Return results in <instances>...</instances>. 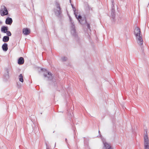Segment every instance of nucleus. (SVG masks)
Listing matches in <instances>:
<instances>
[{"mask_svg":"<svg viewBox=\"0 0 149 149\" xmlns=\"http://www.w3.org/2000/svg\"><path fill=\"white\" fill-rule=\"evenodd\" d=\"M68 16L70 20L71 33L74 37L77 42L80 45V40L78 37L77 33L76 31V29L74 22L70 16L69 15Z\"/></svg>","mask_w":149,"mask_h":149,"instance_id":"nucleus-1","label":"nucleus"},{"mask_svg":"<svg viewBox=\"0 0 149 149\" xmlns=\"http://www.w3.org/2000/svg\"><path fill=\"white\" fill-rule=\"evenodd\" d=\"M41 70L42 72H46L47 73V74H44L43 75L45 78H47V80L50 81L49 84L52 85L55 88L56 86V80L54 78L53 75L50 72L48 71L46 69L43 68L41 69Z\"/></svg>","mask_w":149,"mask_h":149,"instance_id":"nucleus-2","label":"nucleus"},{"mask_svg":"<svg viewBox=\"0 0 149 149\" xmlns=\"http://www.w3.org/2000/svg\"><path fill=\"white\" fill-rule=\"evenodd\" d=\"M141 32L140 29L136 27L135 28L134 34L135 36L137 42L140 45H142L143 44V40L142 36L141 34Z\"/></svg>","mask_w":149,"mask_h":149,"instance_id":"nucleus-3","label":"nucleus"},{"mask_svg":"<svg viewBox=\"0 0 149 149\" xmlns=\"http://www.w3.org/2000/svg\"><path fill=\"white\" fill-rule=\"evenodd\" d=\"M5 72L3 75V80L6 81L9 78V73H12L13 72V69L11 65H9L7 66L5 68Z\"/></svg>","mask_w":149,"mask_h":149,"instance_id":"nucleus-4","label":"nucleus"},{"mask_svg":"<svg viewBox=\"0 0 149 149\" xmlns=\"http://www.w3.org/2000/svg\"><path fill=\"white\" fill-rule=\"evenodd\" d=\"M56 9L54 8V12L56 15L58 17H61V15L62 11L61 10V8L60 6V4L57 2L56 3Z\"/></svg>","mask_w":149,"mask_h":149,"instance_id":"nucleus-5","label":"nucleus"},{"mask_svg":"<svg viewBox=\"0 0 149 149\" xmlns=\"http://www.w3.org/2000/svg\"><path fill=\"white\" fill-rule=\"evenodd\" d=\"M73 11L75 17L80 24H84V23L86 22V19H85V20L83 19H82V16L81 15H79L77 16L78 13L76 11V10Z\"/></svg>","mask_w":149,"mask_h":149,"instance_id":"nucleus-6","label":"nucleus"},{"mask_svg":"<svg viewBox=\"0 0 149 149\" xmlns=\"http://www.w3.org/2000/svg\"><path fill=\"white\" fill-rule=\"evenodd\" d=\"M0 13L1 16L3 17L7 15L8 12L6 7L4 5H2L1 7L0 10Z\"/></svg>","mask_w":149,"mask_h":149,"instance_id":"nucleus-7","label":"nucleus"},{"mask_svg":"<svg viewBox=\"0 0 149 149\" xmlns=\"http://www.w3.org/2000/svg\"><path fill=\"white\" fill-rule=\"evenodd\" d=\"M112 5L111 8V16L112 20L113 22H115V10L114 3L113 0H111Z\"/></svg>","mask_w":149,"mask_h":149,"instance_id":"nucleus-8","label":"nucleus"},{"mask_svg":"<svg viewBox=\"0 0 149 149\" xmlns=\"http://www.w3.org/2000/svg\"><path fill=\"white\" fill-rule=\"evenodd\" d=\"M145 149H149V141L148 135L146 134L144 137Z\"/></svg>","mask_w":149,"mask_h":149,"instance_id":"nucleus-9","label":"nucleus"},{"mask_svg":"<svg viewBox=\"0 0 149 149\" xmlns=\"http://www.w3.org/2000/svg\"><path fill=\"white\" fill-rule=\"evenodd\" d=\"M13 20L11 18L8 17L6 19L5 23L6 24L11 25L13 22Z\"/></svg>","mask_w":149,"mask_h":149,"instance_id":"nucleus-10","label":"nucleus"},{"mask_svg":"<svg viewBox=\"0 0 149 149\" xmlns=\"http://www.w3.org/2000/svg\"><path fill=\"white\" fill-rule=\"evenodd\" d=\"M22 33L24 35H27L30 33V30L28 28H24L22 30Z\"/></svg>","mask_w":149,"mask_h":149,"instance_id":"nucleus-11","label":"nucleus"},{"mask_svg":"<svg viewBox=\"0 0 149 149\" xmlns=\"http://www.w3.org/2000/svg\"><path fill=\"white\" fill-rule=\"evenodd\" d=\"M8 30V28L7 26H2L1 28V32L4 33H6Z\"/></svg>","mask_w":149,"mask_h":149,"instance_id":"nucleus-12","label":"nucleus"},{"mask_svg":"<svg viewBox=\"0 0 149 149\" xmlns=\"http://www.w3.org/2000/svg\"><path fill=\"white\" fill-rule=\"evenodd\" d=\"M24 59L23 57H20L18 60L17 63L19 65H22L24 63Z\"/></svg>","mask_w":149,"mask_h":149,"instance_id":"nucleus-13","label":"nucleus"},{"mask_svg":"<svg viewBox=\"0 0 149 149\" xmlns=\"http://www.w3.org/2000/svg\"><path fill=\"white\" fill-rule=\"evenodd\" d=\"M2 50L5 52L7 51L8 49V45L7 43H4L2 46Z\"/></svg>","mask_w":149,"mask_h":149,"instance_id":"nucleus-14","label":"nucleus"},{"mask_svg":"<svg viewBox=\"0 0 149 149\" xmlns=\"http://www.w3.org/2000/svg\"><path fill=\"white\" fill-rule=\"evenodd\" d=\"M102 141L104 145V149H112L109 144L106 142H104L103 140Z\"/></svg>","mask_w":149,"mask_h":149,"instance_id":"nucleus-15","label":"nucleus"},{"mask_svg":"<svg viewBox=\"0 0 149 149\" xmlns=\"http://www.w3.org/2000/svg\"><path fill=\"white\" fill-rule=\"evenodd\" d=\"M9 40V37L6 36H4L2 39V41L4 42H8Z\"/></svg>","mask_w":149,"mask_h":149,"instance_id":"nucleus-16","label":"nucleus"},{"mask_svg":"<svg viewBox=\"0 0 149 149\" xmlns=\"http://www.w3.org/2000/svg\"><path fill=\"white\" fill-rule=\"evenodd\" d=\"M19 81L23 83L24 82V79L23 78V76L22 74H20L19 76Z\"/></svg>","mask_w":149,"mask_h":149,"instance_id":"nucleus-17","label":"nucleus"},{"mask_svg":"<svg viewBox=\"0 0 149 149\" xmlns=\"http://www.w3.org/2000/svg\"><path fill=\"white\" fill-rule=\"evenodd\" d=\"M6 33V36H7L8 37L12 35L11 32L10 31L8 30L7 31V32Z\"/></svg>","mask_w":149,"mask_h":149,"instance_id":"nucleus-18","label":"nucleus"},{"mask_svg":"<svg viewBox=\"0 0 149 149\" xmlns=\"http://www.w3.org/2000/svg\"><path fill=\"white\" fill-rule=\"evenodd\" d=\"M67 58L65 56L61 58V59L63 61H66L67 60Z\"/></svg>","mask_w":149,"mask_h":149,"instance_id":"nucleus-19","label":"nucleus"},{"mask_svg":"<svg viewBox=\"0 0 149 149\" xmlns=\"http://www.w3.org/2000/svg\"><path fill=\"white\" fill-rule=\"evenodd\" d=\"M85 23H87V28H88L90 30H91V27H90V24L88 23H87V22H86V23H84V24H85Z\"/></svg>","mask_w":149,"mask_h":149,"instance_id":"nucleus-20","label":"nucleus"},{"mask_svg":"<svg viewBox=\"0 0 149 149\" xmlns=\"http://www.w3.org/2000/svg\"><path fill=\"white\" fill-rule=\"evenodd\" d=\"M17 87L18 88H20L21 87V84H19L17 83Z\"/></svg>","mask_w":149,"mask_h":149,"instance_id":"nucleus-21","label":"nucleus"},{"mask_svg":"<svg viewBox=\"0 0 149 149\" xmlns=\"http://www.w3.org/2000/svg\"><path fill=\"white\" fill-rule=\"evenodd\" d=\"M45 144L46 146V149H50L49 147V146L47 144V143L46 142H45Z\"/></svg>","mask_w":149,"mask_h":149,"instance_id":"nucleus-22","label":"nucleus"},{"mask_svg":"<svg viewBox=\"0 0 149 149\" xmlns=\"http://www.w3.org/2000/svg\"><path fill=\"white\" fill-rule=\"evenodd\" d=\"M71 6L73 10H76V9L74 7V6H73V5L71 4Z\"/></svg>","mask_w":149,"mask_h":149,"instance_id":"nucleus-23","label":"nucleus"},{"mask_svg":"<svg viewBox=\"0 0 149 149\" xmlns=\"http://www.w3.org/2000/svg\"><path fill=\"white\" fill-rule=\"evenodd\" d=\"M65 141L67 145H68V147L69 144H68V142L67 139L66 138L65 139Z\"/></svg>","mask_w":149,"mask_h":149,"instance_id":"nucleus-24","label":"nucleus"},{"mask_svg":"<svg viewBox=\"0 0 149 149\" xmlns=\"http://www.w3.org/2000/svg\"><path fill=\"white\" fill-rule=\"evenodd\" d=\"M2 24V22L0 21V25Z\"/></svg>","mask_w":149,"mask_h":149,"instance_id":"nucleus-25","label":"nucleus"},{"mask_svg":"<svg viewBox=\"0 0 149 149\" xmlns=\"http://www.w3.org/2000/svg\"><path fill=\"white\" fill-rule=\"evenodd\" d=\"M86 139H85V140H84V143H85H85H86V142H85V141H86Z\"/></svg>","mask_w":149,"mask_h":149,"instance_id":"nucleus-26","label":"nucleus"},{"mask_svg":"<svg viewBox=\"0 0 149 149\" xmlns=\"http://www.w3.org/2000/svg\"><path fill=\"white\" fill-rule=\"evenodd\" d=\"M56 146V143H55V144L54 147H55Z\"/></svg>","mask_w":149,"mask_h":149,"instance_id":"nucleus-27","label":"nucleus"},{"mask_svg":"<svg viewBox=\"0 0 149 149\" xmlns=\"http://www.w3.org/2000/svg\"><path fill=\"white\" fill-rule=\"evenodd\" d=\"M98 132H99V134H100V132L99 130Z\"/></svg>","mask_w":149,"mask_h":149,"instance_id":"nucleus-28","label":"nucleus"},{"mask_svg":"<svg viewBox=\"0 0 149 149\" xmlns=\"http://www.w3.org/2000/svg\"><path fill=\"white\" fill-rule=\"evenodd\" d=\"M74 132H75V130H74Z\"/></svg>","mask_w":149,"mask_h":149,"instance_id":"nucleus-29","label":"nucleus"},{"mask_svg":"<svg viewBox=\"0 0 149 149\" xmlns=\"http://www.w3.org/2000/svg\"><path fill=\"white\" fill-rule=\"evenodd\" d=\"M1 38V34H0V38Z\"/></svg>","mask_w":149,"mask_h":149,"instance_id":"nucleus-30","label":"nucleus"}]
</instances>
